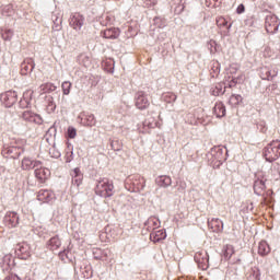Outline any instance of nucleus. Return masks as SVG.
Segmentation results:
<instances>
[{
    "label": "nucleus",
    "instance_id": "obj_23",
    "mask_svg": "<svg viewBox=\"0 0 280 280\" xmlns=\"http://www.w3.org/2000/svg\"><path fill=\"white\" fill-rule=\"evenodd\" d=\"M214 115L217 117H224V115H226V107L224 106V103L222 102L215 103Z\"/></svg>",
    "mask_w": 280,
    "mask_h": 280
},
{
    "label": "nucleus",
    "instance_id": "obj_18",
    "mask_svg": "<svg viewBox=\"0 0 280 280\" xmlns=\"http://www.w3.org/2000/svg\"><path fill=\"white\" fill-rule=\"evenodd\" d=\"M119 34H121V31L117 27L106 28L103 32V38L115 40V38H119Z\"/></svg>",
    "mask_w": 280,
    "mask_h": 280
},
{
    "label": "nucleus",
    "instance_id": "obj_10",
    "mask_svg": "<svg viewBox=\"0 0 280 280\" xmlns=\"http://www.w3.org/2000/svg\"><path fill=\"white\" fill-rule=\"evenodd\" d=\"M43 165V162L38 160H32L31 158H23L21 162L22 170L30 172V170H34V167H40Z\"/></svg>",
    "mask_w": 280,
    "mask_h": 280
},
{
    "label": "nucleus",
    "instance_id": "obj_5",
    "mask_svg": "<svg viewBox=\"0 0 280 280\" xmlns=\"http://www.w3.org/2000/svg\"><path fill=\"white\" fill-rule=\"evenodd\" d=\"M24 152L25 149L23 147L18 145L7 147L2 150V154L7 159H19V156H21Z\"/></svg>",
    "mask_w": 280,
    "mask_h": 280
},
{
    "label": "nucleus",
    "instance_id": "obj_14",
    "mask_svg": "<svg viewBox=\"0 0 280 280\" xmlns=\"http://www.w3.org/2000/svg\"><path fill=\"white\" fill-rule=\"evenodd\" d=\"M208 228L210 229V231H212V233H222L224 229V223L218 218L211 219L208 222Z\"/></svg>",
    "mask_w": 280,
    "mask_h": 280
},
{
    "label": "nucleus",
    "instance_id": "obj_42",
    "mask_svg": "<svg viewBox=\"0 0 280 280\" xmlns=\"http://www.w3.org/2000/svg\"><path fill=\"white\" fill-rule=\"evenodd\" d=\"M244 10H245L244 4H240V5L237 7L236 12H237V14H242V13L244 12Z\"/></svg>",
    "mask_w": 280,
    "mask_h": 280
},
{
    "label": "nucleus",
    "instance_id": "obj_13",
    "mask_svg": "<svg viewBox=\"0 0 280 280\" xmlns=\"http://www.w3.org/2000/svg\"><path fill=\"white\" fill-rule=\"evenodd\" d=\"M16 100V92L14 91H9L1 94V102L4 104V106H7V108H11V106H14Z\"/></svg>",
    "mask_w": 280,
    "mask_h": 280
},
{
    "label": "nucleus",
    "instance_id": "obj_36",
    "mask_svg": "<svg viewBox=\"0 0 280 280\" xmlns=\"http://www.w3.org/2000/svg\"><path fill=\"white\" fill-rule=\"evenodd\" d=\"M230 102L233 103V104H240V102H242V95L237 94H233L231 97H230Z\"/></svg>",
    "mask_w": 280,
    "mask_h": 280
},
{
    "label": "nucleus",
    "instance_id": "obj_4",
    "mask_svg": "<svg viewBox=\"0 0 280 280\" xmlns=\"http://www.w3.org/2000/svg\"><path fill=\"white\" fill-rule=\"evenodd\" d=\"M279 18L275 14H268L265 20V30L268 34H275L279 30Z\"/></svg>",
    "mask_w": 280,
    "mask_h": 280
},
{
    "label": "nucleus",
    "instance_id": "obj_3",
    "mask_svg": "<svg viewBox=\"0 0 280 280\" xmlns=\"http://www.w3.org/2000/svg\"><path fill=\"white\" fill-rule=\"evenodd\" d=\"M194 259L200 270H207L209 268V254L207 250L201 249L196 252Z\"/></svg>",
    "mask_w": 280,
    "mask_h": 280
},
{
    "label": "nucleus",
    "instance_id": "obj_22",
    "mask_svg": "<svg viewBox=\"0 0 280 280\" xmlns=\"http://www.w3.org/2000/svg\"><path fill=\"white\" fill-rule=\"evenodd\" d=\"M155 183L159 187H170V185H172V177L162 175L155 179Z\"/></svg>",
    "mask_w": 280,
    "mask_h": 280
},
{
    "label": "nucleus",
    "instance_id": "obj_35",
    "mask_svg": "<svg viewBox=\"0 0 280 280\" xmlns=\"http://www.w3.org/2000/svg\"><path fill=\"white\" fill-rule=\"evenodd\" d=\"M34 113L30 112V110H25L22 114L23 119H25L26 121H32V119H34Z\"/></svg>",
    "mask_w": 280,
    "mask_h": 280
},
{
    "label": "nucleus",
    "instance_id": "obj_41",
    "mask_svg": "<svg viewBox=\"0 0 280 280\" xmlns=\"http://www.w3.org/2000/svg\"><path fill=\"white\" fill-rule=\"evenodd\" d=\"M237 86V79H231V81L228 83L229 89H233Z\"/></svg>",
    "mask_w": 280,
    "mask_h": 280
},
{
    "label": "nucleus",
    "instance_id": "obj_1",
    "mask_svg": "<svg viewBox=\"0 0 280 280\" xmlns=\"http://www.w3.org/2000/svg\"><path fill=\"white\" fill-rule=\"evenodd\" d=\"M95 194L101 198H110L115 194V185L108 178H103L98 180Z\"/></svg>",
    "mask_w": 280,
    "mask_h": 280
},
{
    "label": "nucleus",
    "instance_id": "obj_21",
    "mask_svg": "<svg viewBox=\"0 0 280 280\" xmlns=\"http://www.w3.org/2000/svg\"><path fill=\"white\" fill-rule=\"evenodd\" d=\"M258 255H260V257H266V255H270V245H268V242L261 241L258 244Z\"/></svg>",
    "mask_w": 280,
    "mask_h": 280
},
{
    "label": "nucleus",
    "instance_id": "obj_31",
    "mask_svg": "<svg viewBox=\"0 0 280 280\" xmlns=\"http://www.w3.org/2000/svg\"><path fill=\"white\" fill-rule=\"evenodd\" d=\"M71 82L70 81H65L61 84V89H62V93L63 95H69V93H71Z\"/></svg>",
    "mask_w": 280,
    "mask_h": 280
},
{
    "label": "nucleus",
    "instance_id": "obj_12",
    "mask_svg": "<svg viewBox=\"0 0 280 280\" xmlns=\"http://www.w3.org/2000/svg\"><path fill=\"white\" fill-rule=\"evenodd\" d=\"M70 27H73L77 32H80L82 30V26L84 25V15L80 13H74L70 18Z\"/></svg>",
    "mask_w": 280,
    "mask_h": 280
},
{
    "label": "nucleus",
    "instance_id": "obj_27",
    "mask_svg": "<svg viewBox=\"0 0 280 280\" xmlns=\"http://www.w3.org/2000/svg\"><path fill=\"white\" fill-rule=\"evenodd\" d=\"M48 246L50 250H58L61 246L60 238L58 236H54L49 240Z\"/></svg>",
    "mask_w": 280,
    "mask_h": 280
},
{
    "label": "nucleus",
    "instance_id": "obj_2",
    "mask_svg": "<svg viewBox=\"0 0 280 280\" xmlns=\"http://www.w3.org/2000/svg\"><path fill=\"white\" fill-rule=\"evenodd\" d=\"M262 154L269 163H272V161H277L280 156V141L273 140L270 142L262 151Z\"/></svg>",
    "mask_w": 280,
    "mask_h": 280
},
{
    "label": "nucleus",
    "instance_id": "obj_40",
    "mask_svg": "<svg viewBox=\"0 0 280 280\" xmlns=\"http://www.w3.org/2000/svg\"><path fill=\"white\" fill-rule=\"evenodd\" d=\"M112 237L115 240L119 237V228H114L110 230Z\"/></svg>",
    "mask_w": 280,
    "mask_h": 280
},
{
    "label": "nucleus",
    "instance_id": "obj_43",
    "mask_svg": "<svg viewBox=\"0 0 280 280\" xmlns=\"http://www.w3.org/2000/svg\"><path fill=\"white\" fill-rule=\"evenodd\" d=\"M261 273L259 272V270H257V272H256V280H260L261 278Z\"/></svg>",
    "mask_w": 280,
    "mask_h": 280
},
{
    "label": "nucleus",
    "instance_id": "obj_46",
    "mask_svg": "<svg viewBox=\"0 0 280 280\" xmlns=\"http://www.w3.org/2000/svg\"><path fill=\"white\" fill-rule=\"evenodd\" d=\"M98 259H102V257H98Z\"/></svg>",
    "mask_w": 280,
    "mask_h": 280
},
{
    "label": "nucleus",
    "instance_id": "obj_6",
    "mask_svg": "<svg viewBox=\"0 0 280 280\" xmlns=\"http://www.w3.org/2000/svg\"><path fill=\"white\" fill-rule=\"evenodd\" d=\"M215 23L222 36H229V32H231V27H233V23H229V20H226V18L222 15L217 16Z\"/></svg>",
    "mask_w": 280,
    "mask_h": 280
},
{
    "label": "nucleus",
    "instance_id": "obj_33",
    "mask_svg": "<svg viewBox=\"0 0 280 280\" xmlns=\"http://www.w3.org/2000/svg\"><path fill=\"white\" fill-rule=\"evenodd\" d=\"M12 36H14V31H12V30H5V31L2 33V38H3V40H11V39H12Z\"/></svg>",
    "mask_w": 280,
    "mask_h": 280
},
{
    "label": "nucleus",
    "instance_id": "obj_8",
    "mask_svg": "<svg viewBox=\"0 0 280 280\" xmlns=\"http://www.w3.org/2000/svg\"><path fill=\"white\" fill-rule=\"evenodd\" d=\"M136 106L139 108V110H145V108H150V100H148L145 92H138V96L136 97Z\"/></svg>",
    "mask_w": 280,
    "mask_h": 280
},
{
    "label": "nucleus",
    "instance_id": "obj_45",
    "mask_svg": "<svg viewBox=\"0 0 280 280\" xmlns=\"http://www.w3.org/2000/svg\"><path fill=\"white\" fill-rule=\"evenodd\" d=\"M96 250H98L100 253H102V249H96Z\"/></svg>",
    "mask_w": 280,
    "mask_h": 280
},
{
    "label": "nucleus",
    "instance_id": "obj_30",
    "mask_svg": "<svg viewBox=\"0 0 280 280\" xmlns=\"http://www.w3.org/2000/svg\"><path fill=\"white\" fill-rule=\"evenodd\" d=\"M234 254H235V248L233 247V245H226L224 247V257H226L228 259H231V257H233Z\"/></svg>",
    "mask_w": 280,
    "mask_h": 280
},
{
    "label": "nucleus",
    "instance_id": "obj_17",
    "mask_svg": "<svg viewBox=\"0 0 280 280\" xmlns=\"http://www.w3.org/2000/svg\"><path fill=\"white\" fill-rule=\"evenodd\" d=\"M37 200H39V202H51V200H54V192L42 189L37 194Z\"/></svg>",
    "mask_w": 280,
    "mask_h": 280
},
{
    "label": "nucleus",
    "instance_id": "obj_11",
    "mask_svg": "<svg viewBox=\"0 0 280 280\" xmlns=\"http://www.w3.org/2000/svg\"><path fill=\"white\" fill-rule=\"evenodd\" d=\"M16 253L21 259H30L32 257V247L27 243H20L16 247Z\"/></svg>",
    "mask_w": 280,
    "mask_h": 280
},
{
    "label": "nucleus",
    "instance_id": "obj_26",
    "mask_svg": "<svg viewBox=\"0 0 280 280\" xmlns=\"http://www.w3.org/2000/svg\"><path fill=\"white\" fill-rule=\"evenodd\" d=\"M57 86L54 83H44L39 86V93H54Z\"/></svg>",
    "mask_w": 280,
    "mask_h": 280
},
{
    "label": "nucleus",
    "instance_id": "obj_29",
    "mask_svg": "<svg viewBox=\"0 0 280 280\" xmlns=\"http://www.w3.org/2000/svg\"><path fill=\"white\" fill-rule=\"evenodd\" d=\"M83 124L90 127L95 126L96 124L95 116L93 114L86 115L85 118L83 119Z\"/></svg>",
    "mask_w": 280,
    "mask_h": 280
},
{
    "label": "nucleus",
    "instance_id": "obj_15",
    "mask_svg": "<svg viewBox=\"0 0 280 280\" xmlns=\"http://www.w3.org/2000/svg\"><path fill=\"white\" fill-rule=\"evenodd\" d=\"M1 268L5 272H9V270H12L14 268V258L12 257V255H4L1 262Z\"/></svg>",
    "mask_w": 280,
    "mask_h": 280
},
{
    "label": "nucleus",
    "instance_id": "obj_19",
    "mask_svg": "<svg viewBox=\"0 0 280 280\" xmlns=\"http://www.w3.org/2000/svg\"><path fill=\"white\" fill-rule=\"evenodd\" d=\"M82 180H84V175H82L80 168H74L72 171V185L80 187V185H82Z\"/></svg>",
    "mask_w": 280,
    "mask_h": 280
},
{
    "label": "nucleus",
    "instance_id": "obj_28",
    "mask_svg": "<svg viewBox=\"0 0 280 280\" xmlns=\"http://www.w3.org/2000/svg\"><path fill=\"white\" fill-rule=\"evenodd\" d=\"M151 237L153 238V242H161V240H165V237H167V234H165V231L160 230L155 233H152Z\"/></svg>",
    "mask_w": 280,
    "mask_h": 280
},
{
    "label": "nucleus",
    "instance_id": "obj_39",
    "mask_svg": "<svg viewBox=\"0 0 280 280\" xmlns=\"http://www.w3.org/2000/svg\"><path fill=\"white\" fill-rule=\"evenodd\" d=\"M54 110H56V103H54V101H50L47 105V112L54 113Z\"/></svg>",
    "mask_w": 280,
    "mask_h": 280
},
{
    "label": "nucleus",
    "instance_id": "obj_7",
    "mask_svg": "<svg viewBox=\"0 0 280 280\" xmlns=\"http://www.w3.org/2000/svg\"><path fill=\"white\" fill-rule=\"evenodd\" d=\"M34 174L36 180L42 184L47 183V179L51 178V171L43 165L36 167Z\"/></svg>",
    "mask_w": 280,
    "mask_h": 280
},
{
    "label": "nucleus",
    "instance_id": "obj_20",
    "mask_svg": "<svg viewBox=\"0 0 280 280\" xmlns=\"http://www.w3.org/2000/svg\"><path fill=\"white\" fill-rule=\"evenodd\" d=\"M264 191H266V182L264 179H256L254 183V192L257 196H264Z\"/></svg>",
    "mask_w": 280,
    "mask_h": 280
},
{
    "label": "nucleus",
    "instance_id": "obj_37",
    "mask_svg": "<svg viewBox=\"0 0 280 280\" xmlns=\"http://www.w3.org/2000/svg\"><path fill=\"white\" fill-rule=\"evenodd\" d=\"M262 54L265 58H272L275 52L272 51V48L266 47Z\"/></svg>",
    "mask_w": 280,
    "mask_h": 280
},
{
    "label": "nucleus",
    "instance_id": "obj_16",
    "mask_svg": "<svg viewBox=\"0 0 280 280\" xmlns=\"http://www.w3.org/2000/svg\"><path fill=\"white\" fill-rule=\"evenodd\" d=\"M35 67H36V63L32 59L25 60L21 65V70H20L21 75H27V73H32Z\"/></svg>",
    "mask_w": 280,
    "mask_h": 280
},
{
    "label": "nucleus",
    "instance_id": "obj_44",
    "mask_svg": "<svg viewBox=\"0 0 280 280\" xmlns=\"http://www.w3.org/2000/svg\"><path fill=\"white\" fill-rule=\"evenodd\" d=\"M70 161H71V159H68V160H67V163H70Z\"/></svg>",
    "mask_w": 280,
    "mask_h": 280
},
{
    "label": "nucleus",
    "instance_id": "obj_24",
    "mask_svg": "<svg viewBox=\"0 0 280 280\" xmlns=\"http://www.w3.org/2000/svg\"><path fill=\"white\" fill-rule=\"evenodd\" d=\"M133 185L137 187V189H144L145 187V177L141 175H135L132 177Z\"/></svg>",
    "mask_w": 280,
    "mask_h": 280
},
{
    "label": "nucleus",
    "instance_id": "obj_25",
    "mask_svg": "<svg viewBox=\"0 0 280 280\" xmlns=\"http://www.w3.org/2000/svg\"><path fill=\"white\" fill-rule=\"evenodd\" d=\"M145 224H147L148 231H155V229H159V226H161V222L156 218L148 219Z\"/></svg>",
    "mask_w": 280,
    "mask_h": 280
},
{
    "label": "nucleus",
    "instance_id": "obj_32",
    "mask_svg": "<svg viewBox=\"0 0 280 280\" xmlns=\"http://www.w3.org/2000/svg\"><path fill=\"white\" fill-rule=\"evenodd\" d=\"M222 86H223V84L222 83H218L217 85H215V89L213 90V95H224V92L226 91V88L228 86H224V91H222Z\"/></svg>",
    "mask_w": 280,
    "mask_h": 280
},
{
    "label": "nucleus",
    "instance_id": "obj_34",
    "mask_svg": "<svg viewBox=\"0 0 280 280\" xmlns=\"http://www.w3.org/2000/svg\"><path fill=\"white\" fill-rule=\"evenodd\" d=\"M67 136L69 139H75L78 137V130L73 127H68Z\"/></svg>",
    "mask_w": 280,
    "mask_h": 280
},
{
    "label": "nucleus",
    "instance_id": "obj_38",
    "mask_svg": "<svg viewBox=\"0 0 280 280\" xmlns=\"http://www.w3.org/2000/svg\"><path fill=\"white\" fill-rule=\"evenodd\" d=\"M207 8H217L218 7V0H206Z\"/></svg>",
    "mask_w": 280,
    "mask_h": 280
},
{
    "label": "nucleus",
    "instance_id": "obj_9",
    "mask_svg": "<svg viewBox=\"0 0 280 280\" xmlns=\"http://www.w3.org/2000/svg\"><path fill=\"white\" fill-rule=\"evenodd\" d=\"M3 222L8 229H14L19 226V214L16 212H7Z\"/></svg>",
    "mask_w": 280,
    "mask_h": 280
}]
</instances>
